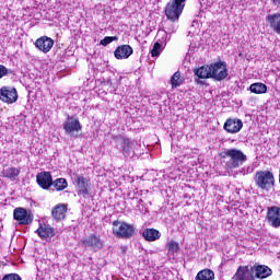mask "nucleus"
<instances>
[{"instance_id":"nucleus-28","label":"nucleus","mask_w":280,"mask_h":280,"mask_svg":"<svg viewBox=\"0 0 280 280\" xmlns=\"http://www.w3.org/2000/svg\"><path fill=\"white\" fill-rule=\"evenodd\" d=\"M184 82L183 77H180V72L177 71L175 72L172 78H171V85L172 89H178V86H180Z\"/></svg>"},{"instance_id":"nucleus-12","label":"nucleus","mask_w":280,"mask_h":280,"mask_svg":"<svg viewBox=\"0 0 280 280\" xmlns=\"http://www.w3.org/2000/svg\"><path fill=\"white\" fill-rule=\"evenodd\" d=\"M254 279H268L272 277V269L266 265L255 264L252 266Z\"/></svg>"},{"instance_id":"nucleus-16","label":"nucleus","mask_w":280,"mask_h":280,"mask_svg":"<svg viewBox=\"0 0 280 280\" xmlns=\"http://www.w3.org/2000/svg\"><path fill=\"white\" fill-rule=\"evenodd\" d=\"M35 47L39 49V51H43V54H49L51 51V48L54 47V39L48 36H43L36 39Z\"/></svg>"},{"instance_id":"nucleus-2","label":"nucleus","mask_w":280,"mask_h":280,"mask_svg":"<svg viewBox=\"0 0 280 280\" xmlns=\"http://www.w3.org/2000/svg\"><path fill=\"white\" fill-rule=\"evenodd\" d=\"M112 139L115 143L116 150H119L126 159L135 156V142H132L130 138L118 135L113 136Z\"/></svg>"},{"instance_id":"nucleus-20","label":"nucleus","mask_w":280,"mask_h":280,"mask_svg":"<svg viewBox=\"0 0 280 280\" xmlns=\"http://www.w3.org/2000/svg\"><path fill=\"white\" fill-rule=\"evenodd\" d=\"M38 237L42 240H51L55 235L54 228L49 224H39V228L36 230Z\"/></svg>"},{"instance_id":"nucleus-35","label":"nucleus","mask_w":280,"mask_h":280,"mask_svg":"<svg viewBox=\"0 0 280 280\" xmlns=\"http://www.w3.org/2000/svg\"><path fill=\"white\" fill-rule=\"evenodd\" d=\"M241 174H243L244 176H246V174H248V171H246V168H242Z\"/></svg>"},{"instance_id":"nucleus-19","label":"nucleus","mask_w":280,"mask_h":280,"mask_svg":"<svg viewBox=\"0 0 280 280\" xmlns=\"http://www.w3.org/2000/svg\"><path fill=\"white\" fill-rule=\"evenodd\" d=\"M131 54L133 50L130 45H121L116 48L114 56L117 60H127Z\"/></svg>"},{"instance_id":"nucleus-26","label":"nucleus","mask_w":280,"mask_h":280,"mask_svg":"<svg viewBox=\"0 0 280 280\" xmlns=\"http://www.w3.org/2000/svg\"><path fill=\"white\" fill-rule=\"evenodd\" d=\"M249 91L256 95H261L268 91V86L264 83H253L249 86Z\"/></svg>"},{"instance_id":"nucleus-8","label":"nucleus","mask_w":280,"mask_h":280,"mask_svg":"<svg viewBox=\"0 0 280 280\" xmlns=\"http://www.w3.org/2000/svg\"><path fill=\"white\" fill-rule=\"evenodd\" d=\"M63 130L67 132V135H70V137H78V132L82 130V124H80V120L73 116H68L67 121L63 124Z\"/></svg>"},{"instance_id":"nucleus-24","label":"nucleus","mask_w":280,"mask_h":280,"mask_svg":"<svg viewBox=\"0 0 280 280\" xmlns=\"http://www.w3.org/2000/svg\"><path fill=\"white\" fill-rule=\"evenodd\" d=\"M19 174H21V170L16 167H8L2 171V176L10 180H16V178H19Z\"/></svg>"},{"instance_id":"nucleus-37","label":"nucleus","mask_w":280,"mask_h":280,"mask_svg":"<svg viewBox=\"0 0 280 280\" xmlns=\"http://www.w3.org/2000/svg\"><path fill=\"white\" fill-rule=\"evenodd\" d=\"M164 36H167V33H163Z\"/></svg>"},{"instance_id":"nucleus-1","label":"nucleus","mask_w":280,"mask_h":280,"mask_svg":"<svg viewBox=\"0 0 280 280\" xmlns=\"http://www.w3.org/2000/svg\"><path fill=\"white\" fill-rule=\"evenodd\" d=\"M225 167L228 170H237V167L244 165L247 161L246 154L237 149H229L223 153Z\"/></svg>"},{"instance_id":"nucleus-27","label":"nucleus","mask_w":280,"mask_h":280,"mask_svg":"<svg viewBox=\"0 0 280 280\" xmlns=\"http://www.w3.org/2000/svg\"><path fill=\"white\" fill-rule=\"evenodd\" d=\"M52 187L56 191H65L69 187V183L65 178H57L52 182Z\"/></svg>"},{"instance_id":"nucleus-14","label":"nucleus","mask_w":280,"mask_h":280,"mask_svg":"<svg viewBox=\"0 0 280 280\" xmlns=\"http://www.w3.org/2000/svg\"><path fill=\"white\" fill-rule=\"evenodd\" d=\"M234 280H254L253 266H240L233 276Z\"/></svg>"},{"instance_id":"nucleus-30","label":"nucleus","mask_w":280,"mask_h":280,"mask_svg":"<svg viewBox=\"0 0 280 280\" xmlns=\"http://www.w3.org/2000/svg\"><path fill=\"white\" fill-rule=\"evenodd\" d=\"M152 58H159L161 56V43L156 42L151 50Z\"/></svg>"},{"instance_id":"nucleus-11","label":"nucleus","mask_w":280,"mask_h":280,"mask_svg":"<svg viewBox=\"0 0 280 280\" xmlns=\"http://www.w3.org/2000/svg\"><path fill=\"white\" fill-rule=\"evenodd\" d=\"M83 246L85 248H92V250H102L104 248V242L101 241L100 236L92 234L82 240Z\"/></svg>"},{"instance_id":"nucleus-39","label":"nucleus","mask_w":280,"mask_h":280,"mask_svg":"<svg viewBox=\"0 0 280 280\" xmlns=\"http://www.w3.org/2000/svg\"><path fill=\"white\" fill-rule=\"evenodd\" d=\"M253 280H255V278Z\"/></svg>"},{"instance_id":"nucleus-3","label":"nucleus","mask_w":280,"mask_h":280,"mask_svg":"<svg viewBox=\"0 0 280 280\" xmlns=\"http://www.w3.org/2000/svg\"><path fill=\"white\" fill-rule=\"evenodd\" d=\"M258 189L270 191L275 187V174L270 171H258L254 177Z\"/></svg>"},{"instance_id":"nucleus-38","label":"nucleus","mask_w":280,"mask_h":280,"mask_svg":"<svg viewBox=\"0 0 280 280\" xmlns=\"http://www.w3.org/2000/svg\"><path fill=\"white\" fill-rule=\"evenodd\" d=\"M140 202H143V200L140 199Z\"/></svg>"},{"instance_id":"nucleus-23","label":"nucleus","mask_w":280,"mask_h":280,"mask_svg":"<svg viewBox=\"0 0 280 280\" xmlns=\"http://www.w3.org/2000/svg\"><path fill=\"white\" fill-rule=\"evenodd\" d=\"M194 72L199 80H207L211 78V66H201L200 68L196 69Z\"/></svg>"},{"instance_id":"nucleus-13","label":"nucleus","mask_w":280,"mask_h":280,"mask_svg":"<svg viewBox=\"0 0 280 280\" xmlns=\"http://www.w3.org/2000/svg\"><path fill=\"white\" fill-rule=\"evenodd\" d=\"M223 128L230 135H237L244 128V122L237 118H230L224 122Z\"/></svg>"},{"instance_id":"nucleus-31","label":"nucleus","mask_w":280,"mask_h":280,"mask_svg":"<svg viewBox=\"0 0 280 280\" xmlns=\"http://www.w3.org/2000/svg\"><path fill=\"white\" fill-rule=\"evenodd\" d=\"M114 40H118L117 36H106L104 39L101 40V45L103 47H106L107 45H110Z\"/></svg>"},{"instance_id":"nucleus-25","label":"nucleus","mask_w":280,"mask_h":280,"mask_svg":"<svg viewBox=\"0 0 280 280\" xmlns=\"http://www.w3.org/2000/svg\"><path fill=\"white\" fill-rule=\"evenodd\" d=\"M215 279V273L211 269H203L199 271L196 276V280H213Z\"/></svg>"},{"instance_id":"nucleus-29","label":"nucleus","mask_w":280,"mask_h":280,"mask_svg":"<svg viewBox=\"0 0 280 280\" xmlns=\"http://www.w3.org/2000/svg\"><path fill=\"white\" fill-rule=\"evenodd\" d=\"M166 248L170 253V255H174V253H178L179 249V245L177 242L175 241H171L166 244Z\"/></svg>"},{"instance_id":"nucleus-32","label":"nucleus","mask_w":280,"mask_h":280,"mask_svg":"<svg viewBox=\"0 0 280 280\" xmlns=\"http://www.w3.org/2000/svg\"><path fill=\"white\" fill-rule=\"evenodd\" d=\"M2 280H21V276L16 273H9L5 275Z\"/></svg>"},{"instance_id":"nucleus-15","label":"nucleus","mask_w":280,"mask_h":280,"mask_svg":"<svg viewBox=\"0 0 280 280\" xmlns=\"http://www.w3.org/2000/svg\"><path fill=\"white\" fill-rule=\"evenodd\" d=\"M267 220L273 229H279L280 226V208L277 206L268 208Z\"/></svg>"},{"instance_id":"nucleus-5","label":"nucleus","mask_w":280,"mask_h":280,"mask_svg":"<svg viewBox=\"0 0 280 280\" xmlns=\"http://www.w3.org/2000/svg\"><path fill=\"white\" fill-rule=\"evenodd\" d=\"M185 10V0H171L165 8V15L172 23L178 21Z\"/></svg>"},{"instance_id":"nucleus-18","label":"nucleus","mask_w":280,"mask_h":280,"mask_svg":"<svg viewBox=\"0 0 280 280\" xmlns=\"http://www.w3.org/2000/svg\"><path fill=\"white\" fill-rule=\"evenodd\" d=\"M266 21L272 32L280 36V12L268 14Z\"/></svg>"},{"instance_id":"nucleus-17","label":"nucleus","mask_w":280,"mask_h":280,"mask_svg":"<svg viewBox=\"0 0 280 280\" xmlns=\"http://www.w3.org/2000/svg\"><path fill=\"white\" fill-rule=\"evenodd\" d=\"M37 185L42 187V189H49L54 184V178L51 177L50 172H40L36 175Z\"/></svg>"},{"instance_id":"nucleus-7","label":"nucleus","mask_w":280,"mask_h":280,"mask_svg":"<svg viewBox=\"0 0 280 280\" xmlns=\"http://www.w3.org/2000/svg\"><path fill=\"white\" fill-rule=\"evenodd\" d=\"M74 185L79 196H83V198L89 196V192L91 191V178L84 177L82 175H75Z\"/></svg>"},{"instance_id":"nucleus-22","label":"nucleus","mask_w":280,"mask_h":280,"mask_svg":"<svg viewBox=\"0 0 280 280\" xmlns=\"http://www.w3.org/2000/svg\"><path fill=\"white\" fill-rule=\"evenodd\" d=\"M142 237L147 242H156V240H161V232L156 229H145L142 232Z\"/></svg>"},{"instance_id":"nucleus-33","label":"nucleus","mask_w":280,"mask_h":280,"mask_svg":"<svg viewBox=\"0 0 280 280\" xmlns=\"http://www.w3.org/2000/svg\"><path fill=\"white\" fill-rule=\"evenodd\" d=\"M8 73H10V70L8 68H5V66L0 65V80H1V78H5V75H8Z\"/></svg>"},{"instance_id":"nucleus-9","label":"nucleus","mask_w":280,"mask_h":280,"mask_svg":"<svg viewBox=\"0 0 280 280\" xmlns=\"http://www.w3.org/2000/svg\"><path fill=\"white\" fill-rule=\"evenodd\" d=\"M13 218L22 225L32 224V222H34V215L25 208H15L13 211Z\"/></svg>"},{"instance_id":"nucleus-10","label":"nucleus","mask_w":280,"mask_h":280,"mask_svg":"<svg viewBox=\"0 0 280 280\" xmlns=\"http://www.w3.org/2000/svg\"><path fill=\"white\" fill-rule=\"evenodd\" d=\"M0 100L4 104H14L19 100V93L14 88L3 86L0 89Z\"/></svg>"},{"instance_id":"nucleus-36","label":"nucleus","mask_w":280,"mask_h":280,"mask_svg":"<svg viewBox=\"0 0 280 280\" xmlns=\"http://www.w3.org/2000/svg\"><path fill=\"white\" fill-rule=\"evenodd\" d=\"M195 82H197V84H205L200 79H196Z\"/></svg>"},{"instance_id":"nucleus-34","label":"nucleus","mask_w":280,"mask_h":280,"mask_svg":"<svg viewBox=\"0 0 280 280\" xmlns=\"http://www.w3.org/2000/svg\"><path fill=\"white\" fill-rule=\"evenodd\" d=\"M273 5L280 7V0H272Z\"/></svg>"},{"instance_id":"nucleus-21","label":"nucleus","mask_w":280,"mask_h":280,"mask_svg":"<svg viewBox=\"0 0 280 280\" xmlns=\"http://www.w3.org/2000/svg\"><path fill=\"white\" fill-rule=\"evenodd\" d=\"M51 215H52L54 220H56L57 222H60V220H65V218L67 215V205L59 203V205L55 206L51 211Z\"/></svg>"},{"instance_id":"nucleus-4","label":"nucleus","mask_w":280,"mask_h":280,"mask_svg":"<svg viewBox=\"0 0 280 280\" xmlns=\"http://www.w3.org/2000/svg\"><path fill=\"white\" fill-rule=\"evenodd\" d=\"M113 233L115 237H119L120 240H130L135 237V225L121 221H114Z\"/></svg>"},{"instance_id":"nucleus-6","label":"nucleus","mask_w":280,"mask_h":280,"mask_svg":"<svg viewBox=\"0 0 280 280\" xmlns=\"http://www.w3.org/2000/svg\"><path fill=\"white\" fill-rule=\"evenodd\" d=\"M211 78L217 80V82H222L229 78V68H226V62L218 61L210 65Z\"/></svg>"}]
</instances>
